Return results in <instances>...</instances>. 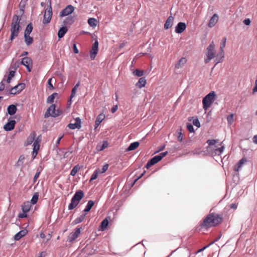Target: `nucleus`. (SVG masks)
Masks as SVG:
<instances>
[{
    "label": "nucleus",
    "mask_w": 257,
    "mask_h": 257,
    "mask_svg": "<svg viewBox=\"0 0 257 257\" xmlns=\"http://www.w3.org/2000/svg\"><path fill=\"white\" fill-rule=\"evenodd\" d=\"M17 93H19L18 91V90L15 88V86H14L13 88H11L10 90V93L12 94H15Z\"/></svg>",
    "instance_id": "4d7b16f0"
},
{
    "label": "nucleus",
    "mask_w": 257,
    "mask_h": 257,
    "mask_svg": "<svg viewBox=\"0 0 257 257\" xmlns=\"http://www.w3.org/2000/svg\"><path fill=\"white\" fill-rule=\"evenodd\" d=\"M41 141V139H39V137H38L37 140L33 143V156L34 158L36 157V156L38 154V151L40 148V142Z\"/></svg>",
    "instance_id": "4468645a"
},
{
    "label": "nucleus",
    "mask_w": 257,
    "mask_h": 257,
    "mask_svg": "<svg viewBox=\"0 0 257 257\" xmlns=\"http://www.w3.org/2000/svg\"><path fill=\"white\" fill-rule=\"evenodd\" d=\"M15 71L12 70V71H10L9 75H8V78H7V79L6 80V82L8 83H10L12 78L13 77H14V76H15Z\"/></svg>",
    "instance_id": "a18cd8bd"
},
{
    "label": "nucleus",
    "mask_w": 257,
    "mask_h": 257,
    "mask_svg": "<svg viewBox=\"0 0 257 257\" xmlns=\"http://www.w3.org/2000/svg\"><path fill=\"white\" fill-rule=\"evenodd\" d=\"M144 72L143 70H141L139 69H136L133 72V74L137 77H141L144 75Z\"/></svg>",
    "instance_id": "c03bdc74"
},
{
    "label": "nucleus",
    "mask_w": 257,
    "mask_h": 257,
    "mask_svg": "<svg viewBox=\"0 0 257 257\" xmlns=\"http://www.w3.org/2000/svg\"><path fill=\"white\" fill-rule=\"evenodd\" d=\"M99 170H96L93 172V173L92 174V175L91 176V178H90V181H92L96 179L97 178L98 174H99Z\"/></svg>",
    "instance_id": "8fccbe9b"
},
{
    "label": "nucleus",
    "mask_w": 257,
    "mask_h": 257,
    "mask_svg": "<svg viewBox=\"0 0 257 257\" xmlns=\"http://www.w3.org/2000/svg\"><path fill=\"white\" fill-rule=\"evenodd\" d=\"M243 23L245 25H249L250 24V19H245L244 21H243Z\"/></svg>",
    "instance_id": "e2e57ef3"
},
{
    "label": "nucleus",
    "mask_w": 257,
    "mask_h": 257,
    "mask_svg": "<svg viewBox=\"0 0 257 257\" xmlns=\"http://www.w3.org/2000/svg\"><path fill=\"white\" fill-rule=\"evenodd\" d=\"M167 154L168 152H165L161 153L159 155L155 156L147 163L146 167L147 169L149 168L151 166L156 164L161 160Z\"/></svg>",
    "instance_id": "39448f33"
},
{
    "label": "nucleus",
    "mask_w": 257,
    "mask_h": 257,
    "mask_svg": "<svg viewBox=\"0 0 257 257\" xmlns=\"http://www.w3.org/2000/svg\"><path fill=\"white\" fill-rule=\"evenodd\" d=\"M219 140L210 139V156L214 157L220 156L223 152L224 146Z\"/></svg>",
    "instance_id": "f257e3e1"
},
{
    "label": "nucleus",
    "mask_w": 257,
    "mask_h": 257,
    "mask_svg": "<svg viewBox=\"0 0 257 257\" xmlns=\"http://www.w3.org/2000/svg\"><path fill=\"white\" fill-rule=\"evenodd\" d=\"M16 121L12 120L7 122L4 126V128L6 131H10L13 130L15 127Z\"/></svg>",
    "instance_id": "f3484780"
},
{
    "label": "nucleus",
    "mask_w": 257,
    "mask_h": 257,
    "mask_svg": "<svg viewBox=\"0 0 257 257\" xmlns=\"http://www.w3.org/2000/svg\"><path fill=\"white\" fill-rule=\"evenodd\" d=\"M209 224V215H207L205 218L204 219L203 223L200 225V228L201 229L204 228V227H206L208 226Z\"/></svg>",
    "instance_id": "a19ab883"
},
{
    "label": "nucleus",
    "mask_w": 257,
    "mask_h": 257,
    "mask_svg": "<svg viewBox=\"0 0 257 257\" xmlns=\"http://www.w3.org/2000/svg\"><path fill=\"white\" fill-rule=\"evenodd\" d=\"M203 108L204 109L205 112L209 108V94H207L203 99Z\"/></svg>",
    "instance_id": "393cba45"
},
{
    "label": "nucleus",
    "mask_w": 257,
    "mask_h": 257,
    "mask_svg": "<svg viewBox=\"0 0 257 257\" xmlns=\"http://www.w3.org/2000/svg\"><path fill=\"white\" fill-rule=\"evenodd\" d=\"M187 60L185 58L182 57L181 58L178 62L176 63L175 65V68L176 69H180L182 68L184 64L186 63Z\"/></svg>",
    "instance_id": "4be33fe9"
},
{
    "label": "nucleus",
    "mask_w": 257,
    "mask_h": 257,
    "mask_svg": "<svg viewBox=\"0 0 257 257\" xmlns=\"http://www.w3.org/2000/svg\"><path fill=\"white\" fill-rule=\"evenodd\" d=\"M74 11V7L72 5L67 6L59 14L60 17H63L71 14Z\"/></svg>",
    "instance_id": "6e6552de"
},
{
    "label": "nucleus",
    "mask_w": 257,
    "mask_h": 257,
    "mask_svg": "<svg viewBox=\"0 0 257 257\" xmlns=\"http://www.w3.org/2000/svg\"><path fill=\"white\" fill-rule=\"evenodd\" d=\"M253 93L257 92V79L255 81V86L252 89Z\"/></svg>",
    "instance_id": "774afa93"
},
{
    "label": "nucleus",
    "mask_w": 257,
    "mask_h": 257,
    "mask_svg": "<svg viewBox=\"0 0 257 257\" xmlns=\"http://www.w3.org/2000/svg\"><path fill=\"white\" fill-rule=\"evenodd\" d=\"M5 81V78H4L3 80L2 81V82L0 83V91H3L5 88V84L4 82Z\"/></svg>",
    "instance_id": "864d4df0"
},
{
    "label": "nucleus",
    "mask_w": 257,
    "mask_h": 257,
    "mask_svg": "<svg viewBox=\"0 0 257 257\" xmlns=\"http://www.w3.org/2000/svg\"><path fill=\"white\" fill-rule=\"evenodd\" d=\"M108 165L107 164H106L105 165H104L102 167V168L101 170H100V169H96L97 170H99V173H104L105 172H106V171L108 169Z\"/></svg>",
    "instance_id": "603ef678"
},
{
    "label": "nucleus",
    "mask_w": 257,
    "mask_h": 257,
    "mask_svg": "<svg viewBox=\"0 0 257 257\" xmlns=\"http://www.w3.org/2000/svg\"><path fill=\"white\" fill-rule=\"evenodd\" d=\"M108 225V220L105 218L101 223L100 227L102 230H104Z\"/></svg>",
    "instance_id": "79ce46f5"
},
{
    "label": "nucleus",
    "mask_w": 257,
    "mask_h": 257,
    "mask_svg": "<svg viewBox=\"0 0 257 257\" xmlns=\"http://www.w3.org/2000/svg\"><path fill=\"white\" fill-rule=\"evenodd\" d=\"M74 122L70 123L68 125V127H69L70 129L74 130L76 128L79 129L80 128L81 125V119L79 117H76L74 119Z\"/></svg>",
    "instance_id": "f8f14e48"
},
{
    "label": "nucleus",
    "mask_w": 257,
    "mask_h": 257,
    "mask_svg": "<svg viewBox=\"0 0 257 257\" xmlns=\"http://www.w3.org/2000/svg\"><path fill=\"white\" fill-rule=\"evenodd\" d=\"M25 87V85L24 83H20L16 86H15V88L18 90L19 92H21L23 90Z\"/></svg>",
    "instance_id": "09e8293b"
},
{
    "label": "nucleus",
    "mask_w": 257,
    "mask_h": 257,
    "mask_svg": "<svg viewBox=\"0 0 257 257\" xmlns=\"http://www.w3.org/2000/svg\"><path fill=\"white\" fill-rule=\"evenodd\" d=\"M187 128L188 129V130L190 132V133H193L194 132V128H193V125L190 124V123H189L187 125Z\"/></svg>",
    "instance_id": "5fc2aeb1"
},
{
    "label": "nucleus",
    "mask_w": 257,
    "mask_h": 257,
    "mask_svg": "<svg viewBox=\"0 0 257 257\" xmlns=\"http://www.w3.org/2000/svg\"><path fill=\"white\" fill-rule=\"evenodd\" d=\"M36 136V134L35 132H33L32 133L29 137L27 138V141L26 142V145L27 146L30 145L32 144V143H34L36 141L35 140V137Z\"/></svg>",
    "instance_id": "aec40b11"
},
{
    "label": "nucleus",
    "mask_w": 257,
    "mask_h": 257,
    "mask_svg": "<svg viewBox=\"0 0 257 257\" xmlns=\"http://www.w3.org/2000/svg\"><path fill=\"white\" fill-rule=\"evenodd\" d=\"M40 171H38L35 175L34 177V179H33V181L34 182H36V180H37V179L39 178V176H40Z\"/></svg>",
    "instance_id": "13d9d810"
},
{
    "label": "nucleus",
    "mask_w": 257,
    "mask_h": 257,
    "mask_svg": "<svg viewBox=\"0 0 257 257\" xmlns=\"http://www.w3.org/2000/svg\"><path fill=\"white\" fill-rule=\"evenodd\" d=\"M84 196V193L82 190L76 191L71 200V203L68 205V209L72 210L76 207Z\"/></svg>",
    "instance_id": "7ed1b4c3"
},
{
    "label": "nucleus",
    "mask_w": 257,
    "mask_h": 257,
    "mask_svg": "<svg viewBox=\"0 0 257 257\" xmlns=\"http://www.w3.org/2000/svg\"><path fill=\"white\" fill-rule=\"evenodd\" d=\"M86 216L85 213H83L79 217L76 218L73 222L74 224H77L81 222L84 219Z\"/></svg>",
    "instance_id": "2f4dec72"
},
{
    "label": "nucleus",
    "mask_w": 257,
    "mask_h": 257,
    "mask_svg": "<svg viewBox=\"0 0 257 257\" xmlns=\"http://www.w3.org/2000/svg\"><path fill=\"white\" fill-rule=\"evenodd\" d=\"M94 202L93 201H92V200L88 201V202L85 207V208L84 209L83 211L84 212H89L91 210V209L92 208L93 206L94 205Z\"/></svg>",
    "instance_id": "c756f323"
},
{
    "label": "nucleus",
    "mask_w": 257,
    "mask_h": 257,
    "mask_svg": "<svg viewBox=\"0 0 257 257\" xmlns=\"http://www.w3.org/2000/svg\"><path fill=\"white\" fill-rule=\"evenodd\" d=\"M177 140L179 142H181L183 140V134L181 133H179Z\"/></svg>",
    "instance_id": "69168bd1"
},
{
    "label": "nucleus",
    "mask_w": 257,
    "mask_h": 257,
    "mask_svg": "<svg viewBox=\"0 0 257 257\" xmlns=\"http://www.w3.org/2000/svg\"><path fill=\"white\" fill-rule=\"evenodd\" d=\"M21 63L26 66L29 72L31 71L32 61L31 59L29 57H25L22 59Z\"/></svg>",
    "instance_id": "9d476101"
},
{
    "label": "nucleus",
    "mask_w": 257,
    "mask_h": 257,
    "mask_svg": "<svg viewBox=\"0 0 257 257\" xmlns=\"http://www.w3.org/2000/svg\"><path fill=\"white\" fill-rule=\"evenodd\" d=\"M33 30V26L32 24H29L27 25L26 29L25 31L24 35H30Z\"/></svg>",
    "instance_id": "4c0bfd02"
},
{
    "label": "nucleus",
    "mask_w": 257,
    "mask_h": 257,
    "mask_svg": "<svg viewBox=\"0 0 257 257\" xmlns=\"http://www.w3.org/2000/svg\"><path fill=\"white\" fill-rule=\"evenodd\" d=\"M74 22V17L69 16L66 18L63 21L65 25H71Z\"/></svg>",
    "instance_id": "f704fd0d"
},
{
    "label": "nucleus",
    "mask_w": 257,
    "mask_h": 257,
    "mask_svg": "<svg viewBox=\"0 0 257 257\" xmlns=\"http://www.w3.org/2000/svg\"><path fill=\"white\" fill-rule=\"evenodd\" d=\"M215 48L213 42L210 44V61L214 58L215 57Z\"/></svg>",
    "instance_id": "bb28decb"
},
{
    "label": "nucleus",
    "mask_w": 257,
    "mask_h": 257,
    "mask_svg": "<svg viewBox=\"0 0 257 257\" xmlns=\"http://www.w3.org/2000/svg\"><path fill=\"white\" fill-rule=\"evenodd\" d=\"M66 27H62L58 31V36L59 38H62L67 31Z\"/></svg>",
    "instance_id": "c85d7f7f"
},
{
    "label": "nucleus",
    "mask_w": 257,
    "mask_h": 257,
    "mask_svg": "<svg viewBox=\"0 0 257 257\" xmlns=\"http://www.w3.org/2000/svg\"><path fill=\"white\" fill-rule=\"evenodd\" d=\"M27 212H23L22 213H20L19 215V217L20 218H24V217H27V214H26Z\"/></svg>",
    "instance_id": "338daca9"
},
{
    "label": "nucleus",
    "mask_w": 257,
    "mask_h": 257,
    "mask_svg": "<svg viewBox=\"0 0 257 257\" xmlns=\"http://www.w3.org/2000/svg\"><path fill=\"white\" fill-rule=\"evenodd\" d=\"M79 85H80V82H78L75 85V86L73 88L72 91H71V95L70 97V101H71V99H72V98L75 96L77 90L78 88L79 87Z\"/></svg>",
    "instance_id": "473e14b6"
},
{
    "label": "nucleus",
    "mask_w": 257,
    "mask_h": 257,
    "mask_svg": "<svg viewBox=\"0 0 257 257\" xmlns=\"http://www.w3.org/2000/svg\"><path fill=\"white\" fill-rule=\"evenodd\" d=\"M79 169V167L78 165H76L73 167L72 170L71 171L70 175L72 176H75L76 173L78 172Z\"/></svg>",
    "instance_id": "49530a36"
},
{
    "label": "nucleus",
    "mask_w": 257,
    "mask_h": 257,
    "mask_svg": "<svg viewBox=\"0 0 257 257\" xmlns=\"http://www.w3.org/2000/svg\"><path fill=\"white\" fill-rule=\"evenodd\" d=\"M226 41V38L225 37H224L222 39L221 43H220V49H219L220 50L224 51L223 49L225 46Z\"/></svg>",
    "instance_id": "de8ad7c7"
},
{
    "label": "nucleus",
    "mask_w": 257,
    "mask_h": 257,
    "mask_svg": "<svg viewBox=\"0 0 257 257\" xmlns=\"http://www.w3.org/2000/svg\"><path fill=\"white\" fill-rule=\"evenodd\" d=\"M21 20V18L17 15H15L13 17L11 26L10 40L11 41H13L19 35V32L21 29V27L20 25Z\"/></svg>",
    "instance_id": "f03ea898"
},
{
    "label": "nucleus",
    "mask_w": 257,
    "mask_h": 257,
    "mask_svg": "<svg viewBox=\"0 0 257 257\" xmlns=\"http://www.w3.org/2000/svg\"><path fill=\"white\" fill-rule=\"evenodd\" d=\"M118 109V106L117 105H114L111 109V111L112 113H114Z\"/></svg>",
    "instance_id": "0e129e2a"
},
{
    "label": "nucleus",
    "mask_w": 257,
    "mask_h": 257,
    "mask_svg": "<svg viewBox=\"0 0 257 257\" xmlns=\"http://www.w3.org/2000/svg\"><path fill=\"white\" fill-rule=\"evenodd\" d=\"M73 52L75 53H79V50L78 49H77V46H76V45L75 44H74L73 45Z\"/></svg>",
    "instance_id": "680f3d73"
},
{
    "label": "nucleus",
    "mask_w": 257,
    "mask_h": 257,
    "mask_svg": "<svg viewBox=\"0 0 257 257\" xmlns=\"http://www.w3.org/2000/svg\"><path fill=\"white\" fill-rule=\"evenodd\" d=\"M105 114L103 113H100L97 116L95 122V128H96L99 126L100 123L105 118Z\"/></svg>",
    "instance_id": "6ab92c4d"
},
{
    "label": "nucleus",
    "mask_w": 257,
    "mask_h": 257,
    "mask_svg": "<svg viewBox=\"0 0 257 257\" xmlns=\"http://www.w3.org/2000/svg\"><path fill=\"white\" fill-rule=\"evenodd\" d=\"M31 204L29 202H25L22 205L23 212H28L30 209Z\"/></svg>",
    "instance_id": "72a5a7b5"
},
{
    "label": "nucleus",
    "mask_w": 257,
    "mask_h": 257,
    "mask_svg": "<svg viewBox=\"0 0 257 257\" xmlns=\"http://www.w3.org/2000/svg\"><path fill=\"white\" fill-rule=\"evenodd\" d=\"M146 84V80L145 77H141L139 79L138 82L136 83V86L142 88L144 87Z\"/></svg>",
    "instance_id": "a878e982"
},
{
    "label": "nucleus",
    "mask_w": 257,
    "mask_h": 257,
    "mask_svg": "<svg viewBox=\"0 0 257 257\" xmlns=\"http://www.w3.org/2000/svg\"><path fill=\"white\" fill-rule=\"evenodd\" d=\"M97 20L95 18H89L88 20V23L90 26L95 27L97 25Z\"/></svg>",
    "instance_id": "58836bf2"
},
{
    "label": "nucleus",
    "mask_w": 257,
    "mask_h": 257,
    "mask_svg": "<svg viewBox=\"0 0 257 257\" xmlns=\"http://www.w3.org/2000/svg\"><path fill=\"white\" fill-rule=\"evenodd\" d=\"M139 146V143L138 142H135L133 143H131L129 147L127 148V151H130L135 150Z\"/></svg>",
    "instance_id": "7c9ffc66"
},
{
    "label": "nucleus",
    "mask_w": 257,
    "mask_h": 257,
    "mask_svg": "<svg viewBox=\"0 0 257 257\" xmlns=\"http://www.w3.org/2000/svg\"><path fill=\"white\" fill-rule=\"evenodd\" d=\"M52 8L51 6V3L50 2V5L48 6V8L45 10V12L44 16V19L43 21V23L44 24H48L52 18Z\"/></svg>",
    "instance_id": "0eeeda50"
},
{
    "label": "nucleus",
    "mask_w": 257,
    "mask_h": 257,
    "mask_svg": "<svg viewBox=\"0 0 257 257\" xmlns=\"http://www.w3.org/2000/svg\"><path fill=\"white\" fill-rule=\"evenodd\" d=\"M216 96V95L214 91H211L210 92V107L212 104L213 101L215 100Z\"/></svg>",
    "instance_id": "ea45409f"
},
{
    "label": "nucleus",
    "mask_w": 257,
    "mask_h": 257,
    "mask_svg": "<svg viewBox=\"0 0 257 257\" xmlns=\"http://www.w3.org/2000/svg\"><path fill=\"white\" fill-rule=\"evenodd\" d=\"M206 50L207 51V52L206 53V58L205 60L206 63H207L209 60V47L206 48Z\"/></svg>",
    "instance_id": "052dcab7"
},
{
    "label": "nucleus",
    "mask_w": 257,
    "mask_h": 257,
    "mask_svg": "<svg viewBox=\"0 0 257 257\" xmlns=\"http://www.w3.org/2000/svg\"><path fill=\"white\" fill-rule=\"evenodd\" d=\"M27 233V231L26 230H22L17 233L14 236V238L16 240H19L22 237L24 236Z\"/></svg>",
    "instance_id": "b1692460"
},
{
    "label": "nucleus",
    "mask_w": 257,
    "mask_h": 257,
    "mask_svg": "<svg viewBox=\"0 0 257 257\" xmlns=\"http://www.w3.org/2000/svg\"><path fill=\"white\" fill-rule=\"evenodd\" d=\"M80 233L81 227L77 228L74 232H72L70 234L68 238V240L69 242H73L78 237Z\"/></svg>",
    "instance_id": "9b49d317"
},
{
    "label": "nucleus",
    "mask_w": 257,
    "mask_h": 257,
    "mask_svg": "<svg viewBox=\"0 0 257 257\" xmlns=\"http://www.w3.org/2000/svg\"><path fill=\"white\" fill-rule=\"evenodd\" d=\"M98 42L95 41L93 44L91 49L90 51V57L92 60H94L98 53Z\"/></svg>",
    "instance_id": "1a4fd4ad"
},
{
    "label": "nucleus",
    "mask_w": 257,
    "mask_h": 257,
    "mask_svg": "<svg viewBox=\"0 0 257 257\" xmlns=\"http://www.w3.org/2000/svg\"><path fill=\"white\" fill-rule=\"evenodd\" d=\"M223 215L215 213H210V227L215 226L223 221Z\"/></svg>",
    "instance_id": "20e7f679"
},
{
    "label": "nucleus",
    "mask_w": 257,
    "mask_h": 257,
    "mask_svg": "<svg viewBox=\"0 0 257 257\" xmlns=\"http://www.w3.org/2000/svg\"><path fill=\"white\" fill-rule=\"evenodd\" d=\"M224 57V51H221V50H219V52L217 54H216V52L215 51L214 58H215V59L214 60V62L215 63V65L222 62L223 61Z\"/></svg>",
    "instance_id": "ddd939ff"
},
{
    "label": "nucleus",
    "mask_w": 257,
    "mask_h": 257,
    "mask_svg": "<svg viewBox=\"0 0 257 257\" xmlns=\"http://www.w3.org/2000/svg\"><path fill=\"white\" fill-rule=\"evenodd\" d=\"M38 198H39V194L38 193H35L33 197H32V198L31 200V203L32 204H36L37 201H38Z\"/></svg>",
    "instance_id": "37998d69"
},
{
    "label": "nucleus",
    "mask_w": 257,
    "mask_h": 257,
    "mask_svg": "<svg viewBox=\"0 0 257 257\" xmlns=\"http://www.w3.org/2000/svg\"><path fill=\"white\" fill-rule=\"evenodd\" d=\"M57 95H58V93H53L52 94L50 95L47 98V102L48 103H53L54 102V100L55 97H56Z\"/></svg>",
    "instance_id": "e433bc0d"
},
{
    "label": "nucleus",
    "mask_w": 257,
    "mask_h": 257,
    "mask_svg": "<svg viewBox=\"0 0 257 257\" xmlns=\"http://www.w3.org/2000/svg\"><path fill=\"white\" fill-rule=\"evenodd\" d=\"M186 25L185 23L179 22L175 28V32L176 33H182L186 29Z\"/></svg>",
    "instance_id": "2eb2a0df"
},
{
    "label": "nucleus",
    "mask_w": 257,
    "mask_h": 257,
    "mask_svg": "<svg viewBox=\"0 0 257 257\" xmlns=\"http://www.w3.org/2000/svg\"><path fill=\"white\" fill-rule=\"evenodd\" d=\"M61 112L58 110H56L55 104H52L47 110L45 114V117H48L49 116L57 117L60 115Z\"/></svg>",
    "instance_id": "423d86ee"
},
{
    "label": "nucleus",
    "mask_w": 257,
    "mask_h": 257,
    "mask_svg": "<svg viewBox=\"0 0 257 257\" xmlns=\"http://www.w3.org/2000/svg\"><path fill=\"white\" fill-rule=\"evenodd\" d=\"M227 123L228 124L231 125L233 121V114L231 113L227 117Z\"/></svg>",
    "instance_id": "3c124183"
},
{
    "label": "nucleus",
    "mask_w": 257,
    "mask_h": 257,
    "mask_svg": "<svg viewBox=\"0 0 257 257\" xmlns=\"http://www.w3.org/2000/svg\"><path fill=\"white\" fill-rule=\"evenodd\" d=\"M108 146V143L107 142H104L102 144H99L97 145L96 149L97 151H101L104 149L107 148Z\"/></svg>",
    "instance_id": "cd10ccee"
},
{
    "label": "nucleus",
    "mask_w": 257,
    "mask_h": 257,
    "mask_svg": "<svg viewBox=\"0 0 257 257\" xmlns=\"http://www.w3.org/2000/svg\"><path fill=\"white\" fill-rule=\"evenodd\" d=\"M52 78H50V79L48 80V84H49V88H50V89H54V87H53V85H52V83H51V81H52Z\"/></svg>",
    "instance_id": "bf43d9fd"
},
{
    "label": "nucleus",
    "mask_w": 257,
    "mask_h": 257,
    "mask_svg": "<svg viewBox=\"0 0 257 257\" xmlns=\"http://www.w3.org/2000/svg\"><path fill=\"white\" fill-rule=\"evenodd\" d=\"M193 123L194 125L197 126L198 127H200V126L199 121L197 118L194 119L193 120Z\"/></svg>",
    "instance_id": "6e6d98bb"
},
{
    "label": "nucleus",
    "mask_w": 257,
    "mask_h": 257,
    "mask_svg": "<svg viewBox=\"0 0 257 257\" xmlns=\"http://www.w3.org/2000/svg\"><path fill=\"white\" fill-rule=\"evenodd\" d=\"M174 20V18L173 16H169L165 23L164 29L167 30L171 28L173 25Z\"/></svg>",
    "instance_id": "dca6fc26"
},
{
    "label": "nucleus",
    "mask_w": 257,
    "mask_h": 257,
    "mask_svg": "<svg viewBox=\"0 0 257 257\" xmlns=\"http://www.w3.org/2000/svg\"><path fill=\"white\" fill-rule=\"evenodd\" d=\"M219 19V16L217 14H214L211 18H210V28L214 27L217 23Z\"/></svg>",
    "instance_id": "a211bd4d"
},
{
    "label": "nucleus",
    "mask_w": 257,
    "mask_h": 257,
    "mask_svg": "<svg viewBox=\"0 0 257 257\" xmlns=\"http://www.w3.org/2000/svg\"><path fill=\"white\" fill-rule=\"evenodd\" d=\"M25 42L27 45L32 44L33 42V38L30 35H24Z\"/></svg>",
    "instance_id": "c9c22d12"
},
{
    "label": "nucleus",
    "mask_w": 257,
    "mask_h": 257,
    "mask_svg": "<svg viewBox=\"0 0 257 257\" xmlns=\"http://www.w3.org/2000/svg\"><path fill=\"white\" fill-rule=\"evenodd\" d=\"M246 162V159L245 158H243L240 159L238 163L234 166V170L235 171H238L239 169L241 167L242 165Z\"/></svg>",
    "instance_id": "412c9836"
},
{
    "label": "nucleus",
    "mask_w": 257,
    "mask_h": 257,
    "mask_svg": "<svg viewBox=\"0 0 257 257\" xmlns=\"http://www.w3.org/2000/svg\"><path fill=\"white\" fill-rule=\"evenodd\" d=\"M7 110L10 115H13L16 113L17 108L16 105L11 104L8 106Z\"/></svg>",
    "instance_id": "5701e85b"
}]
</instances>
